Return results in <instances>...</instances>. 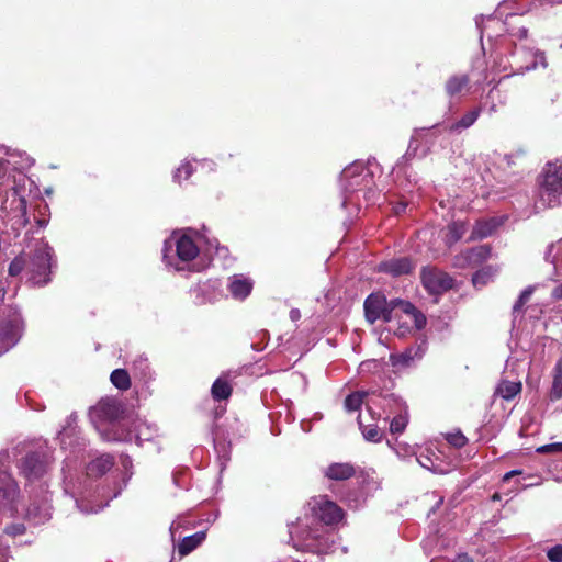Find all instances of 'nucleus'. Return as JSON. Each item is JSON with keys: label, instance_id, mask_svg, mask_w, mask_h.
I'll return each mask as SVG.
<instances>
[{"label": "nucleus", "instance_id": "f257e3e1", "mask_svg": "<svg viewBox=\"0 0 562 562\" xmlns=\"http://www.w3.org/2000/svg\"><path fill=\"white\" fill-rule=\"evenodd\" d=\"M124 414L125 411L117 400L105 397L90 408L89 417L104 440L125 441L134 439L138 443L140 437L137 432L119 434L117 430H108L109 427L124 426Z\"/></svg>", "mask_w": 562, "mask_h": 562}, {"label": "nucleus", "instance_id": "f03ea898", "mask_svg": "<svg viewBox=\"0 0 562 562\" xmlns=\"http://www.w3.org/2000/svg\"><path fill=\"white\" fill-rule=\"evenodd\" d=\"M29 281L43 286L50 282L53 268L56 266L54 249L44 239L36 240L27 259Z\"/></svg>", "mask_w": 562, "mask_h": 562}, {"label": "nucleus", "instance_id": "7ed1b4c3", "mask_svg": "<svg viewBox=\"0 0 562 562\" xmlns=\"http://www.w3.org/2000/svg\"><path fill=\"white\" fill-rule=\"evenodd\" d=\"M539 198L542 206L555 207L562 202V161L547 162L539 177Z\"/></svg>", "mask_w": 562, "mask_h": 562}, {"label": "nucleus", "instance_id": "20e7f679", "mask_svg": "<svg viewBox=\"0 0 562 562\" xmlns=\"http://www.w3.org/2000/svg\"><path fill=\"white\" fill-rule=\"evenodd\" d=\"M200 252L194 240L188 235H182L175 239L167 240L164 247V259L168 266L175 267L176 270H183L181 263L192 261Z\"/></svg>", "mask_w": 562, "mask_h": 562}, {"label": "nucleus", "instance_id": "39448f33", "mask_svg": "<svg viewBox=\"0 0 562 562\" xmlns=\"http://www.w3.org/2000/svg\"><path fill=\"white\" fill-rule=\"evenodd\" d=\"M420 281L425 290L431 295H441L456 285L454 279L436 266H425L420 270Z\"/></svg>", "mask_w": 562, "mask_h": 562}, {"label": "nucleus", "instance_id": "423d86ee", "mask_svg": "<svg viewBox=\"0 0 562 562\" xmlns=\"http://www.w3.org/2000/svg\"><path fill=\"white\" fill-rule=\"evenodd\" d=\"M364 316L370 324L382 319L385 323L392 321L391 315V301H387L385 295L381 293H371L363 303Z\"/></svg>", "mask_w": 562, "mask_h": 562}, {"label": "nucleus", "instance_id": "0eeeda50", "mask_svg": "<svg viewBox=\"0 0 562 562\" xmlns=\"http://www.w3.org/2000/svg\"><path fill=\"white\" fill-rule=\"evenodd\" d=\"M52 463V459L46 452H33L22 459L20 464L21 473L26 480L33 481L44 476Z\"/></svg>", "mask_w": 562, "mask_h": 562}, {"label": "nucleus", "instance_id": "6e6552de", "mask_svg": "<svg viewBox=\"0 0 562 562\" xmlns=\"http://www.w3.org/2000/svg\"><path fill=\"white\" fill-rule=\"evenodd\" d=\"M492 256V247L488 244L468 248L453 258V267L458 269L474 268L481 266Z\"/></svg>", "mask_w": 562, "mask_h": 562}, {"label": "nucleus", "instance_id": "1a4fd4ad", "mask_svg": "<svg viewBox=\"0 0 562 562\" xmlns=\"http://www.w3.org/2000/svg\"><path fill=\"white\" fill-rule=\"evenodd\" d=\"M19 488L12 476L5 472H0V510L9 512L11 515L18 512L16 499Z\"/></svg>", "mask_w": 562, "mask_h": 562}, {"label": "nucleus", "instance_id": "9d476101", "mask_svg": "<svg viewBox=\"0 0 562 562\" xmlns=\"http://www.w3.org/2000/svg\"><path fill=\"white\" fill-rule=\"evenodd\" d=\"M50 515L49 497L47 492H45L32 498L26 509L25 518L34 525H40L49 520Z\"/></svg>", "mask_w": 562, "mask_h": 562}, {"label": "nucleus", "instance_id": "9b49d317", "mask_svg": "<svg viewBox=\"0 0 562 562\" xmlns=\"http://www.w3.org/2000/svg\"><path fill=\"white\" fill-rule=\"evenodd\" d=\"M315 515L325 525H337L342 520L345 513L335 502L321 498L314 506Z\"/></svg>", "mask_w": 562, "mask_h": 562}, {"label": "nucleus", "instance_id": "f8f14e48", "mask_svg": "<svg viewBox=\"0 0 562 562\" xmlns=\"http://www.w3.org/2000/svg\"><path fill=\"white\" fill-rule=\"evenodd\" d=\"M22 333V321L18 315L3 321L0 325V342L3 351H8L20 339Z\"/></svg>", "mask_w": 562, "mask_h": 562}, {"label": "nucleus", "instance_id": "ddd939ff", "mask_svg": "<svg viewBox=\"0 0 562 562\" xmlns=\"http://www.w3.org/2000/svg\"><path fill=\"white\" fill-rule=\"evenodd\" d=\"M505 217L493 216L488 218H479L475 221L468 241H475L485 239L496 233V231L504 224Z\"/></svg>", "mask_w": 562, "mask_h": 562}, {"label": "nucleus", "instance_id": "4468645a", "mask_svg": "<svg viewBox=\"0 0 562 562\" xmlns=\"http://www.w3.org/2000/svg\"><path fill=\"white\" fill-rule=\"evenodd\" d=\"M415 269V263L409 257L392 258L380 262L379 272L387 273L394 278L411 274Z\"/></svg>", "mask_w": 562, "mask_h": 562}, {"label": "nucleus", "instance_id": "2eb2a0df", "mask_svg": "<svg viewBox=\"0 0 562 562\" xmlns=\"http://www.w3.org/2000/svg\"><path fill=\"white\" fill-rule=\"evenodd\" d=\"M254 281L243 274H235L227 286L229 293L235 300L244 301L252 291Z\"/></svg>", "mask_w": 562, "mask_h": 562}, {"label": "nucleus", "instance_id": "dca6fc26", "mask_svg": "<svg viewBox=\"0 0 562 562\" xmlns=\"http://www.w3.org/2000/svg\"><path fill=\"white\" fill-rule=\"evenodd\" d=\"M324 474L333 481H346L355 476L356 467L350 462H335L326 468Z\"/></svg>", "mask_w": 562, "mask_h": 562}, {"label": "nucleus", "instance_id": "f3484780", "mask_svg": "<svg viewBox=\"0 0 562 562\" xmlns=\"http://www.w3.org/2000/svg\"><path fill=\"white\" fill-rule=\"evenodd\" d=\"M470 86V77L467 74H456L450 76L445 83V91L448 97L453 98Z\"/></svg>", "mask_w": 562, "mask_h": 562}, {"label": "nucleus", "instance_id": "a211bd4d", "mask_svg": "<svg viewBox=\"0 0 562 562\" xmlns=\"http://www.w3.org/2000/svg\"><path fill=\"white\" fill-rule=\"evenodd\" d=\"M468 226L463 221H453L447 226V234L445 237V244L448 247L457 244L467 233Z\"/></svg>", "mask_w": 562, "mask_h": 562}, {"label": "nucleus", "instance_id": "6ab92c4d", "mask_svg": "<svg viewBox=\"0 0 562 562\" xmlns=\"http://www.w3.org/2000/svg\"><path fill=\"white\" fill-rule=\"evenodd\" d=\"M206 538L205 531H198L184 537L178 544V552L181 557L188 555L196 549Z\"/></svg>", "mask_w": 562, "mask_h": 562}, {"label": "nucleus", "instance_id": "aec40b11", "mask_svg": "<svg viewBox=\"0 0 562 562\" xmlns=\"http://www.w3.org/2000/svg\"><path fill=\"white\" fill-rule=\"evenodd\" d=\"M114 464L113 457L110 454H102L94 460H92L87 470L89 475H103L106 473Z\"/></svg>", "mask_w": 562, "mask_h": 562}, {"label": "nucleus", "instance_id": "412c9836", "mask_svg": "<svg viewBox=\"0 0 562 562\" xmlns=\"http://www.w3.org/2000/svg\"><path fill=\"white\" fill-rule=\"evenodd\" d=\"M233 392V387L231 383L228 382L226 375H222L217 378L212 387H211V394L214 400L216 401H224L231 397Z\"/></svg>", "mask_w": 562, "mask_h": 562}, {"label": "nucleus", "instance_id": "4be33fe9", "mask_svg": "<svg viewBox=\"0 0 562 562\" xmlns=\"http://www.w3.org/2000/svg\"><path fill=\"white\" fill-rule=\"evenodd\" d=\"M562 398V356L553 368V381L550 391V400L559 401Z\"/></svg>", "mask_w": 562, "mask_h": 562}, {"label": "nucleus", "instance_id": "5701e85b", "mask_svg": "<svg viewBox=\"0 0 562 562\" xmlns=\"http://www.w3.org/2000/svg\"><path fill=\"white\" fill-rule=\"evenodd\" d=\"M521 392V383L514 381H502L497 389L496 394L506 401L513 400L518 393Z\"/></svg>", "mask_w": 562, "mask_h": 562}, {"label": "nucleus", "instance_id": "b1692460", "mask_svg": "<svg viewBox=\"0 0 562 562\" xmlns=\"http://www.w3.org/2000/svg\"><path fill=\"white\" fill-rule=\"evenodd\" d=\"M497 271H498V268L495 266H491V265L484 266L473 274L472 282L475 286L486 285L490 281H492L494 279Z\"/></svg>", "mask_w": 562, "mask_h": 562}, {"label": "nucleus", "instance_id": "393cba45", "mask_svg": "<svg viewBox=\"0 0 562 562\" xmlns=\"http://www.w3.org/2000/svg\"><path fill=\"white\" fill-rule=\"evenodd\" d=\"M480 113H481L480 108H475V109L469 111L459 121L451 124L449 126V131L456 132V131L468 128V127L472 126L475 123V121L479 119Z\"/></svg>", "mask_w": 562, "mask_h": 562}, {"label": "nucleus", "instance_id": "a878e982", "mask_svg": "<svg viewBox=\"0 0 562 562\" xmlns=\"http://www.w3.org/2000/svg\"><path fill=\"white\" fill-rule=\"evenodd\" d=\"M358 424L366 440L371 442H380L382 440L383 434L376 425L364 426L360 415L358 416Z\"/></svg>", "mask_w": 562, "mask_h": 562}, {"label": "nucleus", "instance_id": "bb28decb", "mask_svg": "<svg viewBox=\"0 0 562 562\" xmlns=\"http://www.w3.org/2000/svg\"><path fill=\"white\" fill-rule=\"evenodd\" d=\"M110 380L119 390H127L131 386V379L126 370L116 369L111 373Z\"/></svg>", "mask_w": 562, "mask_h": 562}, {"label": "nucleus", "instance_id": "cd10ccee", "mask_svg": "<svg viewBox=\"0 0 562 562\" xmlns=\"http://www.w3.org/2000/svg\"><path fill=\"white\" fill-rule=\"evenodd\" d=\"M27 263L29 261L24 252L16 256L9 265V274L11 277H18L22 271H27Z\"/></svg>", "mask_w": 562, "mask_h": 562}, {"label": "nucleus", "instance_id": "c85d7f7f", "mask_svg": "<svg viewBox=\"0 0 562 562\" xmlns=\"http://www.w3.org/2000/svg\"><path fill=\"white\" fill-rule=\"evenodd\" d=\"M363 403V395L359 392H355L349 394L344 402L345 408L348 412H356L358 411Z\"/></svg>", "mask_w": 562, "mask_h": 562}, {"label": "nucleus", "instance_id": "c756f323", "mask_svg": "<svg viewBox=\"0 0 562 562\" xmlns=\"http://www.w3.org/2000/svg\"><path fill=\"white\" fill-rule=\"evenodd\" d=\"M395 310H401L404 314L408 316L411 315V313L415 312V305L405 300L394 299L391 300V315H393V312Z\"/></svg>", "mask_w": 562, "mask_h": 562}, {"label": "nucleus", "instance_id": "7c9ffc66", "mask_svg": "<svg viewBox=\"0 0 562 562\" xmlns=\"http://www.w3.org/2000/svg\"><path fill=\"white\" fill-rule=\"evenodd\" d=\"M194 171V168L191 162L186 161L179 166L175 173V179L181 183L183 180H188Z\"/></svg>", "mask_w": 562, "mask_h": 562}, {"label": "nucleus", "instance_id": "2f4dec72", "mask_svg": "<svg viewBox=\"0 0 562 562\" xmlns=\"http://www.w3.org/2000/svg\"><path fill=\"white\" fill-rule=\"evenodd\" d=\"M533 290L535 289L532 286H528L520 293L519 297L517 299V301L515 302V304L513 306L514 313H518L522 310L524 305L530 300V296L533 293Z\"/></svg>", "mask_w": 562, "mask_h": 562}, {"label": "nucleus", "instance_id": "473e14b6", "mask_svg": "<svg viewBox=\"0 0 562 562\" xmlns=\"http://www.w3.org/2000/svg\"><path fill=\"white\" fill-rule=\"evenodd\" d=\"M407 425V419L405 416L397 415L393 417L390 423V430L392 434H401L404 431Z\"/></svg>", "mask_w": 562, "mask_h": 562}, {"label": "nucleus", "instance_id": "72a5a7b5", "mask_svg": "<svg viewBox=\"0 0 562 562\" xmlns=\"http://www.w3.org/2000/svg\"><path fill=\"white\" fill-rule=\"evenodd\" d=\"M446 439L451 446L456 448H462L468 443L467 437L461 431L448 434Z\"/></svg>", "mask_w": 562, "mask_h": 562}, {"label": "nucleus", "instance_id": "f704fd0d", "mask_svg": "<svg viewBox=\"0 0 562 562\" xmlns=\"http://www.w3.org/2000/svg\"><path fill=\"white\" fill-rule=\"evenodd\" d=\"M536 452L539 454L562 452V442H554L540 446L536 449Z\"/></svg>", "mask_w": 562, "mask_h": 562}, {"label": "nucleus", "instance_id": "c9c22d12", "mask_svg": "<svg viewBox=\"0 0 562 562\" xmlns=\"http://www.w3.org/2000/svg\"><path fill=\"white\" fill-rule=\"evenodd\" d=\"M390 360L393 367H406L412 361V357L407 353L391 355Z\"/></svg>", "mask_w": 562, "mask_h": 562}, {"label": "nucleus", "instance_id": "e433bc0d", "mask_svg": "<svg viewBox=\"0 0 562 562\" xmlns=\"http://www.w3.org/2000/svg\"><path fill=\"white\" fill-rule=\"evenodd\" d=\"M547 557L551 562H562V544H557L550 548Z\"/></svg>", "mask_w": 562, "mask_h": 562}, {"label": "nucleus", "instance_id": "4c0bfd02", "mask_svg": "<svg viewBox=\"0 0 562 562\" xmlns=\"http://www.w3.org/2000/svg\"><path fill=\"white\" fill-rule=\"evenodd\" d=\"M417 329H422L426 326V316L415 307V312L409 315Z\"/></svg>", "mask_w": 562, "mask_h": 562}, {"label": "nucleus", "instance_id": "58836bf2", "mask_svg": "<svg viewBox=\"0 0 562 562\" xmlns=\"http://www.w3.org/2000/svg\"><path fill=\"white\" fill-rule=\"evenodd\" d=\"M560 97L559 91L553 88H548L543 94V103L546 105H552Z\"/></svg>", "mask_w": 562, "mask_h": 562}, {"label": "nucleus", "instance_id": "ea45409f", "mask_svg": "<svg viewBox=\"0 0 562 562\" xmlns=\"http://www.w3.org/2000/svg\"><path fill=\"white\" fill-rule=\"evenodd\" d=\"M25 531V527L22 524H13L5 528V533L9 536L22 535Z\"/></svg>", "mask_w": 562, "mask_h": 562}, {"label": "nucleus", "instance_id": "a19ab883", "mask_svg": "<svg viewBox=\"0 0 562 562\" xmlns=\"http://www.w3.org/2000/svg\"><path fill=\"white\" fill-rule=\"evenodd\" d=\"M77 505H78L79 509L85 514L98 513L103 507V506H97V507L88 508L87 506H83L82 504H79L78 502H77Z\"/></svg>", "mask_w": 562, "mask_h": 562}, {"label": "nucleus", "instance_id": "79ce46f5", "mask_svg": "<svg viewBox=\"0 0 562 562\" xmlns=\"http://www.w3.org/2000/svg\"><path fill=\"white\" fill-rule=\"evenodd\" d=\"M522 155H524V153L506 155L505 160L507 162V166L512 167V165H515L514 158H520V157H522Z\"/></svg>", "mask_w": 562, "mask_h": 562}, {"label": "nucleus", "instance_id": "37998d69", "mask_svg": "<svg viewBox=\"0 0 562 562\" xmlns=\"http://www.w3.org/2000/svg\"><path fill=\"white\" fill-rule=\"evenodd\" d=\"M456 562H474V560L468 553H460L457 555Z\"/></svg>", "mask_w": 562, "mask_h": 562}, {"label": "nucleus", "instance_id": "c03bdc74", "mask_svg": "<svg viewBox=\"0 0 562 562\" xmlns=\"http://www.w3.org/2000/svg\"><path fill=\"white\" fill-rule=\"evenodd\" d=\"M552 297H553L554 300H558V301L562 300V284H560V285H558V286H555V288L553 289V291H552Z\"/></svg>", "mask_w": 562, "mask_h": 562}, {"label": "nucleus", "instance_id": "a18cd8bd", "mask_svg": "<svg viewBox=\"0 0 562 562\" xmlns=\"http://www.w3.org/2000/svg\"><path fill=\"white\" fill-rule=\"evenodd\" d=\"M522 471L521 470H512L509 472H507L504 477H503V481L506 482L508 481L510 477H514L515 475H519L521 474Z\"/></svg>", "mask_w": 562, "mask_h": 562}, {"label": "nucleus", "instance_id": "49530a36", "mask_svg": "<svg viewBox=\"0 0 562 562\" xmlns=\"http://www.w3.org/2000/svg\"><path fill=\"white\" fill-rule=\"evenodd\" d=\"M405 207L406 205L405 204H401L400 206L396 207L395 212L398 214L400 212H404L405 211Z\"/></svg>", "mask_w": 562, "mask_h": 562}, {"label": "nucleus", "instance_id": "de8ad7c7", "mask_svg": "<svg viewBox=\"0 0 562 562\" xmlns=\"http://www.w3.org/2000/svg\"><path fill=\"white\" fill-rule=\"evenodd\" d=\"M37 224H38L41 227H44V226H46L47 222H46L45 220H40V221L37 222Z\"/></svg>", "mask_w": 562, "mask_h": 562}, {"label": "nucleus", "instance_id": "09e8293b", "mask_svg": "<svg viewBox=\"0 0 562 562\" xmlns=\"http://www.w3.org/2000/svg\"><path fill=\"white\" fill-rule=\"evenodd\" d=\"M296 316H299V312L297 311H291L292 319H294Z\"/></svg>", "mask_w": 562, "mask_h": 562}, {"label": "nucleus", "instance_id": "8fccbe9b", "mask_svg": "<svg viewBox=\"0 0 562 562\" xmlns=\"http://www.w3.org/2000/svg\"><path fill=\"white\" fill-rule=\"evenodd\" d=\"M61 443L65 445V434L61 435Z\"/></svg>", "mask_w": 562, "mask_h": 562}, {"label": "nucleus", "instance_id": "3c124183", "mask_svg": "<svg viewBox=\"0 0 562 562\" xmlns=\"http://www.w3.org/2000/svg\"><path fill=\"white\" fill-rule=\"evenodd\" d=\"M490 110L495 112L496 111V105L493 104Z\"/></svg>", "mask_w": 562, "mask_h": 562}, {"label": "nucleus", "instance_id": "603ef678", "mask_svg": "<svg viewBox=\"0 0 562 562\" xmlns=\"http://www.w3.org/2000/svg\"><path fill=\"white\" fill-rule=\"evenodd\" d=\"M310 536H311V538H313V539H316V538H317V536H315V535H311V533H308V537H310Z\"/></svg>", "mask_w": 562, "mask_h": 562}, {"label": "nucleus", "instance_id": "864d4df0", "mask_svg": "<svg viewBox=\"0 0 562 562\" xmlns=\"http://www.w3.org/2000/svg\"><path fill=\"white\" fill-rule=\"evenodd\" d=\"M355 184H358V182L356 181V182H355ZM349 187H351V188H352V187H353V182H350V183H349Z\"/></svg>", "mask_w": 562, "mask_h": 562}, {"label": "nucleus", "instance_id": "5fc2aeb1", "mask_svg": "<svg viewBox=\"0 0 562 562\" xmlns=\"http://www.w3.org/2000/svg\"><path fill=\"white\" fill-rule=\"evenodd\" d=\"M2 352H4V351H3V350H2V351H0V355H1Z\"/></svg>", "mask_w": 562, "mask_h": 562}]
</instances>
